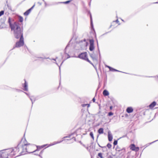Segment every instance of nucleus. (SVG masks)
Masks as SVG:
<instances>
[{
    "instance_id": "4468645a",
    "label": "nucleus",
    "mask_w": 158,
    "mask_h": 158,
    "mask_svg": "<svg viewBox=\"0 0 158 158\" xmlns=\"http://www.w3.org/2000/svg\"><path fill=\"white\" fill-rule=\"evenodd\" d=\"M135 144H132L130 146V149L132 151H134L135 150Z\"/></svg>"
},
{
    "instance_id": "5701e85b",
    "label": "nucleus",
    "mask_w": 158,
    "mask_h": 158,
    "mask_svg": "<svg viewBox=\"0 0 158 158\" xmlns=\"http://www.w3.org/2000/svg\"><path fill=\"white\" fill-rule=\"evenodd\" d=\"M9 88V87L8 86H7L6 85H4V89H8Z\"/></svg>"
},
{
    "instance_id": "a878e982",
    "label": "nucleus",
    "mask_w": 158,
    "mask_h": 158,
    "mask_svg": "<svg viewBox=\"0 0 158 158\" xmlns=\"http://www.w3.org/2000/svg\"><path fill=\"white\" fill-rule=\"evenodd\" d=\"M118 143V141L117 140H115L113 143L115 145L117 144Z\"/></svg>"
},
{
    "instance_id": "09e8293b",
    "label": "nucleus",
    "mask_w": 158,
    "mask_h": 158,
    "mask_svg": "<svg viewBox=\"0 0 158 158\" xmlns=\"http://www.w3.org/2000/svg\"><path fill=\"white\" fill-rule=\"evenodd\" d=\"M39 156H40V157H41V158H42V156H40V155H39Z\"/></svg>"
},
{
    "instance_id": "a211bd4d",
    "label": "nucleus",
    "mask_w": 158,
    "mask_h": 158,
    "mask_svg": "<svg viewBox=\"0 0 158 158\" xmlns=\"http://www.w3.org/2000/svg\"><path fill=\"white\" fill-rule=\"evenodd\" d=\"M19 21L20 22H23V18L22 17H21V16H19Z\"/></svg>"
},
{
    "instance_id": "2eb2a0df",
    "label": "nucleus",
    "mask_w": 158,
    "mask_h": 158,
    "mask_svg": "<svg viewBox=\"0 0 158 158\" xmlns=\"http://www.w3.org/2000/svg\"><path fill=\"white\" fill-rule=\"evenodd\" d=\"M90 56L93 60H96V57L94 54H90Z\"/></svg>"
},
{
    "instance_id": "f257e3e1",
    "label": "nucleus",
    "mask_w": 158,
    "mask_h": 158,
    "mask_svg": "<svg viewBox=\"0 0 158 158\" xmlns=\"http://www.w3.org/2000/svg\"><path fill=\"white\" fill-rule=\"evenodd\" d=\"M27 143L25 139H23L17 147L10 148V157L17 154L19 151V147L21 146L22 151L20 153V155L16 156L15 158L20 155L25 154L26 152L31 153L39 151L37 148L35 149L36 147L35 145L28 144Z\"/></svg>"
},
{
    "instance_id": "de8ad7c7",
    "label": "nucleus",
    "mask_w": 158,
    "mask_h": 158,
    "mask_svg": "<svg viewBox=\"0 0 158 158\" xmlns=\"http://www.w3.org/2000/svg\"><path fill=\"white\" fill-rule=\"evenodd\" d=\"M84 41L85 42V41H86V40L85 39L84 40Z\"/></svg>"
},
{
    "instance_id": "79ce46f5",
    "label": "nucleus",
    "mask_w": 158,
    "mask_h": 158,
    "mask_svg": "<svg viewBox=\"0 0 158 158\" xmlns=\"http://www.w3.org/2000/svg\"><path fill=\"white\" fill-rule=\"evenodd\" d=\"M43 153L42 151H41L40 152V154H42Z\"/></svg>"
},
{
    "instance_id": "f03ea898",
    "label": "nucleus",
    "mask_w": 158,
    "mask_h": 158,
    "mask_svg": "<svg viewBox=\"0 0 158 158\" xmlns=\"http://www.w3.org/2000/svg\"><path fill=\"white\" fill-rule=\"evenodd\" d=\"M10 28L11 30L14 31V35L15 38L19 39L23 37V31L18 23H15L13 24H10Z\"/></svg>"
},
{
    "instance_id": "0eeeda50",
    "label": "nucleus",
    "mask_w": 158,
    "mask_h": 158,
    "mask_svg": "<svg viewBox=\"0 0 158 158\" xmlns=\"http://www.w3.org/2000/svg\"><path fill=\"white\" fill-rule=\"evenodd\" d=\"M22 86L23 87V89L26 91H27L28 90V85L27 83L25 80V83L23 84Z\"/></svg>"
},
{
    "instance_id": "c9c22d12",
    "label": "nucleus",
    "mask_w": 158,
    "mask_h": 158,
    "mask_svg": "<svg viewBox=\"0 0 158 158\" xmlns=\"http://www.w3.org/2000/svg\"><path fill=\"white\" fill-rule=\"evenodd\" d=\"M35 6V5H34L31 8H30V9H31V10Z\"/></svg>"
},
{
    "instance_id": "f3484780",
    "label": "nucleus",
    "mask_w": 158,
    "mask_h": 158,
    "mask_svg": "<svg viewBox=\"0 0 158 158\" xmlns=\"http://www.w3.org/2000/svg\"><path fill=\"white\" fill-rule=\"evenodd\" d=\"M63 140H62V141H59V142H54L52 144H50V146H52V145H55V144H56L57 143H60Z\"/></svg>"
},
{
    "instance_id": "c85d7f7f",
    "label": "nucleus",
    "mask_w": 158,
    "mask_h": 158,
    "mask_svg": "<svg viewBox=\"0 0 158 158\" xmlns=\"http://www.w3.org/2000/svg\"><path fill=\"white\" fill-rule=\"evenodd\" d=\"M70 2V1H68L65 2H64L63 3L65 4H67Z\"/></svg>"
},
{
    "instance_id": "5fc2aeb1",
    "label": "nucleus",
    "mask_w": 158,
    "mask_h": 158,
    "mask_svg": "<svg viewBox=\"0 0 158 158\" xmlns=\"http://www.w3.org/2000/svg\"><path fill=\"white\" fill-rule=\"evenodd\" d=\"M99 158L98 157V158Z\"/></svg>"
},
{
    "instance_id": "864d4df0",
    "label": "nucleus",
    "mask_w": 158,
    "mask_h": 158,
    "mask_svg": "<svg viewBox=\"0 0 158 158\" xmlns=\"http://www.w3.org/2000/svg\"><path fill=\"white\" fill-rule=\"evenodd\" d=\"M43 1H44V0H43Z\"/></svg>"
},
{
    "instance_id": "e433bc0d",
    "label": "nucleus",
    "mask_w": 158,
    "mask_h": 158,
    "mask_svg": "<svg viewBox=\"0 0 158 158\" xmlns=\"http://www.w3.org/2000/svg\"><path fill=\"white\" fill-rule=\"evenodd\" d=\"M92 100H93V102H95V98H94Z\"/></svg>"
},
{
    "instance_id": "393cba45",
    "label": "nucleus",
    "mask_w": 158,
    "mask_h": 158,
    "mask_svg": "<svg viewBox=\"0 0 158 158\" xmlns=\"http://www.w3.org/2000/svg\"><path fill=\"white\" fill-rule=\"evenodd\" d=\"M4 13V11L2 10L0 12V17L3 15Z\"/></svg>"
},
{
    "instance_id": "6ab92c4d",
    "label": "nucleus",
    "mask_w": 158,
    "mask_h": 158,
    "mask_svg": "<svg viewBox=\"0 0 158 158\" xmlns=\"http://www.w3.org/2000/svg\"><path fill=\"white\" fill-rule=\"evenodd\" d=\"M90 135L91 136L93 140L94 139L93 133L92 132H91L90 133Z\"/></svg>"
},
{
    "instance_id": "49530a36",
    "label": "nucleus",
    "mask_w": 158,
    "mask_h": 158,
    "mask_svg": "<svg viewBox=\"0 0 158 158\" xmlns=\"http://www.w3.org/2000/svg\"><path fill=\"white\" fill-rule=\"evenodd\" d=\"M63 61L61 63L60 65H61L62 64H63Z\"/></svg>"
},
{
    "instance_id": "a18cd8bd",
    "label": "nucleus",
    "mask_w": 158,
    "mask_h": 158,
    "mask_svg": "<svg viewBox=\"0 0 158 158\" xmlns=\"http://www.w3.org/2000/svg\"><path fill=\"white\" fill-rule=\"evenodd\" d=\"M52 60H55V61H56V59H52Z\"/></svg>"
},
{
    "instance_id": "4c0bfd02",
    "label": "nucleus",
    "mask_w": 158,
    "mask_h": 158,
    "mask_svg": "<svg viewBox=\"0 0 158 158\" xmlns=\"http://www.w3.org/2000/svg\"><path fill=\"white\" fill-rule=\"evenodd\" d=\"M87 104V107H89L90 106V105L89 104Z\"/></svg>"
},
{
    "instance_id": "ddd939ff",
    "label": "nucleus",
    "mask_w": 158,
    "mask_h": 158,
    "mask_svg": "<svg viewBox=\"0 0 158 158\" xmlns=\"http://www.w3.org/2000/svg\"><path fill=\"white\" fill-rule=\"evenodd\" d=\"M31 11V9H29L27 10V11H26L24 13V15L25 16H27L30 13Z\"/></svg>"
},
{
    "instance_id": "8fccbe9b",
    "label": "nucleus",
    "mask_w": 158,
    "mask_h": 158,
    "mask_svg": "<svg viewBox=\"0 0 158 158\" xmlns=\"http://www.w3.org/2000/svg\"><path fill=\"white\" fill-rule=\"evenodd\" d=\"M59 70H60V66H59Z\"/></svg>"
},
{
    "instance_id": "a19ab883",
    "label": "nucleus",
    "mask_w": 158,
    "mask_h": 158,
    "mask_svg": "<svg viewBox=\"0 0 158 158\" xmlns=\"http://www.w3.org/2000/svg\"><path fill=\"white\" fill-rule=\"evenodd\" d=\"M116 22L117 23L118 22V20H117L116 21Z\"/></svg>"
},
{
    "instance_id": "cd10ccee",
    "label": "nucleus",
    "mask_w": 158,
    "mask_h": 158,
    "mask_svg": "<svg viewBox=\"0 0 158 158\" xmlns=\"http://www.w3.org/2000/svg\"><path fill=\"white\" fill-rule=\"evenodd\" d=\"M90 17L91 23L92 24V18L91 15V14L90 15Z\"/></svg>"
},
{
    "instance_id": "20e7f679",
    "label": "nucleus",
    "mask_w": 158,
    "mask_h": 158,
    "mask_svg": "<svg viewBox=\"0 0 158 158\" xmlns=\"http://www.w3.org/2000/svg\"><path fill=\"white\" fill-rule=\"evenodd\" d=\"M2 152V157L7 158L10 153V151L9 149H6L1 150Z\"/></svg>"
},
{
    "instance_id": "4be33fe9",
    "label": "nucleus",
    "mask_w": 158,
    "mask_h": 158,
    "mask_svg": "<svg viewBox=\"0 0 158 158\" xmlns=\"http://www.w3.org/2000/svg\"><path fill=\"white\" fill-rule=\"evenodd\" d=\"M107 146L109 148H110L111 147L112 145L108 143L107 144Z\"/></svg>"
},
{
    "instance_id": "c03bdc74",
    "label": "nucleus",
    "mask_w": 158,
    "mask_h": 158,
    "mask_svg": "<svg viewBox=\"0 0 158 158\" xmlns=\"http://www.w3.org/2000/svg\"><path fill=\"white\" fill-rule=\"evenodd\" d=\"M98 146H99V147H101V148H103V147L101 146H100V145H99V144H98Z\"/></svg>"
},
{
    "instance_id": "b1692460",
    "label": "nucleus",
    "mask_w": 158,
    "mask_h": 158,
    "mask_svg": "<svg viewBox=\"0 0 158 158\" xmlns=\"http://www.w3.org/2000/svg\"><path fill=\"white\" fill-rule=\"evenodd\" d=\"M135 150L134 151H135V152H138L139 150V148L138 147H135Z\"/></svg>"
},
{
    "instance_id": "37998d69",
    "label": "nucleus",
    "mask_w": 158,
    "mask_h": 158,
    "mask_svg": "<svg viewBox=\"0 0 158 158\" xmlns=\"http://www.w3.org/2000/svg\"><path fill=\"white\" fill-rule=\"evenodd\" d=\"M68 46H66V48H65V49H66V50L67 49V48H68Z\"/></svg>"
},
{
    "instance_id": "1a4fd4ad",
    "label": "nucleus",
    "mask_w": 158,
    "mask_h": 158,
    "mask_svg": "<svg viewBox=\"0 0 158 158\" xmlns=\"http://www.w3.org/2000/svg\"><path fill=\"white\" fill-rule=\"evenodd\" d=\"M108 140L110 141H111L112 140L113 136L112 134L110 131H109L108 132Z\"/></svg>"
},
{
    "instance_id": "f704fd0d",
    "label": "nucleus",
    "mask_w": 158,
    "mask_h": 158,
    "mask_svg": "<svg viewBox=\"0 0 158 158\" xmlns=\"http://www.w3.org/2000/svg\"><path fill=\"white\" fill-rule=\"evenodd\" d=\"M158 140H156V141H153V142H152V143H149V144H151L152 143H154V142H156V141H158Z\"/></svg>"
},
{
    "instance_id": "6e6552de",
    "label": "nucleus",
    "mask_w": 158,
    "mask_h": 158,
    "mask_svg": "<svg viewBox=\"0 0 158 158\" xmlns=\"http://www.w3.org/2000/svg\"><path fill=\"white\" fill-rule=\"evenodd\" d=\"M24 93L29 98H30V99L31 101L32 102V104H33V101H34V102H35V101L36 100V98L34 96H32L31 97H30V96L29 94L27 93L24 92Z\"/></svg>"
},
{
    "instance_id": "603ef678",
    "label": "nucleus",
    "mask_w": 158,
    "mask_h": 158,
    "mask_svg": "<svg viewBox=\"0 0 158 158\" xmlns=\"http://www.w3.org/2000/svg\"><path fill=\"white\" fill-rule=\"evenodd\" d=\"M97 44H98V42L97 41Z\"/></svg>"
},
{
    "instance_id": "7c9ffc66",
    "label": "nucleus",
    "mask_w": 158,
    "mask_h": 158,
    "mask_svg": "<svg viewBox=\"0 0 158 158\" xmlns=\"http://www.w3.org/2000/svg\"><path fill=\"white\" fill-rule=\"evenodd\" d=\"M87 105V104H83L82 105V106L83 107H85Z\"/></svg>"
},
{
    "instance_id": "3c124183",
    "label": "nucleus",
    "mask_w": 158,
    "mask_h": 158,
    "mask_svg": "<svg viewBox=\"0 0 158 158\" xmlns=\"http://www.w3.org/2000/svg\"><path fill=\"white\" fill-rule=\"evenodd\" d=\"M56 63V64H57V65H58V64H57V63Z\"/></svg>"
},
{
    "instance_id": "72a5a7b5",
    "label": "nucleus",
    "mask_w": 158,
    "mask_h": 158,
    "mask_svg": "<svg viewBox=\"0 0 158 158\" xmlns=\"http://www.w3.org/2000/svg\"><path fill=\"white\" fill-rule=\"evenodd\" d=\"M106 67L109 68V69H111V67L109 66H108V65H106Z\"/></svg>"
},
{
    "instance_id": "2f4dec72",
    "label": "nucleus",
    "mask_w": 158,
    "mask_h": 158,
    "mask_svg": "<svg viewBox=\"0 0 158 158\" xmlns=\"http://www.w3.org/2000/svg\"><path fill=\"white\" fill-rule=\"evenodd\" d=\"M2 152L1 151H0V157H2Z\"/></svg>"
},
{
    "instance_id": "c756f323",
    "label": "nucleus",
    "mask_w": 158,
    "mask_h": 158,
    "mask_svg": "<svg viewBox=\"0 0 158 158\" xmlns=\"http://www.w3.org/2000/svg\"><path fill=\"white\" fill-rule=\"evenodd\" d=\"M73 135L72 134L70 135H69L68 136H65V137H64V138H67V137H69V138H70V137Z\"/></svg>"
},
{
    "instance_id": "423d86ee",
    "label": "nucleus",
    "mask_w": 158,
    "mask_h": 158,
    "mask_svg": "<svg viewBox=\"0 0 158 158\" xmlns=\"http://www.w3.org/2000/svg\"><path fill=\"white\" fill-rule=\"evenodd\" d=\"M90 45L89 49L90 51H92L94 48V40H89Z\"/></svg>"
},
{
    "instance_id": "9d476101",
    "label": "nucleus",
    "mask_w": 158,
    "mask_h": 158,
    "mask_svg": "<svg viewBox=\"0 0 158 158\" xmlns=\"http://www.w3.org/2000/svg\"><path fill=\"white\" fill-rule=\"evenodd\" d=\"M133 111V108L131 107H128L127 108L126 111L128 113H131Z\"/></svg>"
},
{
    "instance_id": "412c9836",
    "label": "nucleus",
    "mask_w": 158,
    "mask_h": 158,
    "mask_svg": "<svg viewBox=\"0 0 158 158\" xmlns=\"http://www.w3.org/2000/svg\"><path fill=\"white\" fill-rule=\"evenodd\" d=\"M110 70L111 71H118V72H119V71L118 70H117L115 69H113V68H111V69H110Z\"/></svg>"
},
{
    "instance_id": "bb28decb",
    "label": "nucleus",
    "mask_w": 158,
    "mask_h": 158,
    "mask_svg": "<svg viewBox=\"0 0 158 158\" xmlns=\"http://www.w3.org/2000/svg\"><path fill=\"white\" fill-rule=\"evenodd\" d=\"M113 114V113L112 112H110L108 113V116H110L111 115H112Z\"/></svg>"
},
{
    "instance_id": "f8f14e48",
    "label": "nucleus",
    "mask_w": 158,
    "mask_h": 158,
    "mask_svg": "<svg viewBox=\"0 0 158 158\" xmlns=\"http://www.w3.org/2000/svg\"><path fill=\"white\" fill-rule=\"evenodd\" d=\"M103 94L104 96H106L109 95V92L107 90L105 89L103 91Z\"/></svg>"
},
{
    "instance_id": "dca6fc26",
    "label": "nucleus",
    "mask_w": 158,
    "mask_h": 158,
    "mask_svg": "<svg viewBox=\"0 0 158 158\" xmlns=\"http://www.w3.org/2000/svg\"><path fill=\"white\" fill-rule=\"evenodd\" d=\"M98 132L100 134H102L103 133V129L102 128H100L98 131Z\"/></svg>"
},
{
    "instance_id": "58836bf2",
    "label": "nucleus",
    "mask_w": 158,
    "mask_h": 158,
    "mask_svg": "<svg viewBox=\"0 0 158 158\" xmlns=\"http://www.w3.org/2000/svg\"><path fill=\"white\" fill-rule=\"evenodd\" d=\"M112 106H110V110H111L112 109Z\"/></svg>"
},
{
    "instance_id": "473e14b6",
    "label": "nucleus",
    "mask_w": 158,
    "mask_h": 158,
    "mask_svg": "<svg viewBox=\"0 0 158 158\" xmlns=\"http://www.w3.org/2000/svg\"><path fill=\"white\" fill-rule=\"evenodd\" d=\"M8 22L10 25V17H9L8 19Z\"/></svg>"
},
{
    "instance_id": "ea45409f",
    "label": "nucleus",
    "mask_w": 158,
    "mask_h": 158,
    "mask_svg": "<svg viewBox=\"0 0 158 158\" xmlns=\"http://www.w3.org/2000/svg\"><path fill=\"white\" fill-rule=\"evenodd\" d=\"M72 139H73L74 140H75V138L73 137Z\"/></svg>"
},
{
    "instance_id": "9b49d317",
    "label": "nucleus",
    "mask_w": 158,
    "mask_h": 158,
    "mask_svg": "<svg viewBox=\"0 0 158 158\" xmlns=\"http://www.w3.org/2000/svg\"><path fill=\"white\" fill-rule=\"evenodd\" d=\"M156 105V102H153L149 106L150 108H152Z\"/></svg>"
},
{
    "instance_id": "7ed1b4c3",
    "label": "nucleus",
    "mask_w": 158,
    "mask_h": 158,
    "mask_svg": "<svg viewBox=\"0 0 158 158\" xmlns=\"http://www.w3.org/2000/svg\"><path fill=\"white\" fill-rule=\"evenodd\" d=\"M24 44L23 37H21L20 38L19 40L15 44V46L13 48L15 47L19 48L23 46Z\"/></svg>"
},
{
    "instance_id": "39448f33",
    "label": "nucleus",
    "mask_w": 158,
    "mask_h": 158,
    "mask_svg": "<svg viewBox=\"0 0 158 158\" xmlns=\"http://www.w3.org/2000/svg\"><path fill=\"white\" fill-rule=\"evenodd\" d=\"M78 57L79 58L84 59L86 60H87L89 63H90V61L87 58V53L86 52H84L81 53L78 56Z\"/></svg>"
},
{
    "instance_id": "aec40b11",
    "label": "nucleus",
    "mask_w": 158,
    "mask_h": 158,
    "mask_svg": "<svg viewBox=\"0 0 158 158\" xmlns=\"http://www.w3.org/2000/svg\"><path fill=\"white\" fill-rule=\"evenodd\" d=\"M98 156L101 158H104L102 156V153H99L98 154Z\"/></svg>"
}]
</instances>
